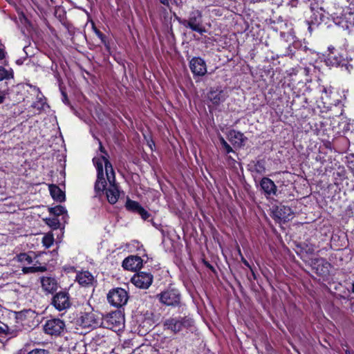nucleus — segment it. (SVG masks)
Listing matches in <instances>:
<instances>
[{
	"label": "nucleus",
	"instance_id": "a211bd4d",
	"mask_svg": "<svg viewBox=\"0 0 354 354\" xmlns=\"http://www.w3.org/2000/svg\"><path fill=\"white\" fill-rule=\"evenodd\" d=\"M41 283L43 290L46 293H53L58 288L57 281L53 277H43L41 278Z\"/></svg>",
	"mask_w": 354,
	"mask_h": 354
},
{
	"label": "nucleus",
	"instance_id": "a19ab883",
	"mask_svg": "<svg viewBox=\"0 0 354 354\" xmlns=\"http://www.w3.org/2000/svg\"><path fill=\"white\" fill-rule=\"evenodd\" d=\"M242 262L245 266L248 267L250 269L252 268L248 261L245 260L244 258H242Z\"/></svg>",
	"mask_w": 354,
	"mask_h": 354
},
{
	"label": "nucleus",
	"instance_id": "423d86ee",
	"mask_svg": "<svg viewBox=\"0 0 354 354\" xmlns=\"http://www.w3.org/2000/svg\"><path fill=\"white\" fill-rule=\"evenodd\" d=\"M107 299L112 306L121 308L127 304L128 294L124 289L117 288L109 291L107 295Z\"/></svg>",
	"mask_w": 354,
	"mask_h": 354
},
{
	"label": "nucleus",
	"instance_id": "c9c22d12",
	"mask_svg": "<svg viewBox=\"0 0 354 354\" xmlns=\"http://www.w3.org/2000/svg\"><path fill=\"white\" fill-rule=\"evenodd\" d=\"M98 141H99V145H100V147H99L100 151L102 153H104L103 156H105L106 157H107L108 156V153H107L106 151L105 150L104 147L102 146V144L101 141L99 140H98Z\"/></svg>",
	"mask_w": 354,
	"mask_h": 354
},
{
	"label": "nucleus",
	"instance_id": "ea45409f",
	"mask_svg": "<svg viewBox=\"0 0 354 354\" xmlns=\"http://www.w3.org/2000/svg\"><path fill=\"white\" fill-rule=\"evenodd\" d=\"M342 346L346 347V349H344V352H345V354H353V353L348 348V345L347 344H342Z\"/></svg>",
	"mask_w": 354,
	"mask_h": 354
},
{
	"label": "nucleus",
	"instance_id": "a18cd8bd",
	"mask_svg": "<svg viewBox=\"0 0 354 354\" xmlns=\"http://www.w3.org/2000/svg\"><path fill=\"white\" fill-rule=\"evenodd\" d=\"M5 100V96L3 95H0V104L3 103Z\"/></svg>",
	"mask_w": 354,
	"mask_h": 354
},
{
	"label": "nucleus",
	"instance_id": "ddd939ff",
	"mask_svg": "<svg viewBox=\"0 0 354 354\" xmlns=\"http://www.w3.org/2000/svg\"><path fill=\"white\" fill-rule=\"evenodd\" d=\"M310 265L313 269L315 270L316 273L319 275H326L329 272L330 263L323 258L312 259Z\"/></svg>",
	"mask_w": 354,
	"mask_h": 354
},
{
	"label": "nucleus",
	"instance_id": "cd10ccee",
	"mask_svg": "<svg viewBox=\"0 0 354 354\" xmlns=\"http://www.w3.org/2000/svg\"><path fill=\"white\" fill-rule=\"evenodd\" d=\"M54 243V237L52 234H46L42 239V243L46 248H50Z\"/></svg>",
	"mask_w": 354,
	"mask_h": 354
},
{
	"label": "nucleus",
	"instance_id": "09e8293b",
	"mask_svg": "<svg viewBox=\"0 0 354 354\" xmlns=\"http://www.w3.org/2000/svg\"><path fill=\"white\" fill-rule=\"evenodd\" d=\"M250 270H251V271H252V277H254V279H255V278H256V276H255L254 272H253V270H252V268H251Z\"/></svg>",
	"mask_w": 354,
	"mask_h": 354
},
{
	"label": "nucleus",
	"instance_id": "6e6552de",
	"mask_svg": "<svg viewBox=\"0 0 354 354\" xmlns=\"http://www.w3.org/2000/svg\"><path fill=\"white\" fill-rule=\"evenodd\" d=\"M157 297H159L161 303L167 306H176L180 303V293L174 289L167 290L158 295Z\"/></svg>",
	"mask_w": 354,
	"mask_h": 354
},
{
	"label": "nucleus",
	"instance_id": "e433bc0d",
	"mask_svg": "<svg viewBox=\"0 0 354 354\" xmlns=\"http://www.w3.org/2000/svg\"><path fill=\"white\" fill-rule=\"evenodd\" d=\"M173 3L178 7L183 6V2L182 0H173Z\"/></svg>",
	"mask_w": 354,
	"mask_h": 354
},
{
	"label": "nucleus",
	"instance_id": "39448f33",
	"mask_svg": "<svg viewBox=\"0 0 354 354\" xmlns=\"http://www.w3.org/2000/svg\"><path fill=\"white\" fill-rule=\"evenodd\" d=\"M202 13L198 10H194L189 13L188 19L177 18L180 24L201 35L206 32L205 28L203 26Z\"/></svg>",
	"mask_w": 354,
	"mask_h": 354
},
{
	"label": "nucleus",
	"instance_id": "37998d69",
	"mask_svg": "<svg viewBox=\"0 0 354 354\" xmlns=\"http://www.w3.org/2000/svg\"><path fill=\"white\" fill-rule=\"evenodd\" d=\"M205 265H206V266H207V268H209V269H211L212 270H214V267H213L212 265H210L209 263L205 262Z\"/></svg>",
	"mask_w": 354,
	"mask_h": 354
},
{
	"label": "nucleus",
	"instance_id": "4468645a",
	"mask_svg": "<svg viewBox=\"0 0 354 354\" xmlns=\"http://www.w3.org/2000/svg\"><path fill=\"white\" fill-rule=\"evenodd\" d=\"M189 68L196 76H203L207 73L205 62L201 57H193L189 62Z\"/></svg>",
	"mask_w": 354,
	"mask_h": 354
},
{
	"label": "nucleus",
	"instance_id": "f257e3e1",
	"mask_svg": "<svg viewBox=\"0 0 354 354\" xmlns=\"http://www.w3.org/2000/svg\"><path fill=\"white\" fill-rule=\"evenodd\" d=\"M94 165L97 169V180L95 183L94 189L97 195L100 196L104 192L105 187L107 185L106 180L104 177L106 175V165L111 164L105 156L100 157H95L93 159Z\"/></svg>",
	"mask_w": 354,
	"mask_h": 354
},
{
	"label": "nucleus",
	"instance_id": "0eeeda50",
	"mask_svg": "<svg viewBox=\"0 0 354 354\" xmlns=\"http://www.w3.org/2000/svg\"><path fill=\"white\" fill-rule=\"evenodd\" d=\"M66 329L63 320L58 318L48 319L44 325V330L46 334L55 336L60 335Z\"/></svg>",
	"mask_w": 354,
	"mask_h": 354
},
{
	"label": "nucleus",
	"instance_id": "bb28decb",
	"mask_svg": "<svg viewBox=\"0 0 354 354\" xmlns=\"http://www.w3.org/2000/svg\"><path fill=\"white\" fill-rule=\"evenodd\" d=\"M45 221L46 223L54 230L58 229L60 227V222L56 217L48 218Z\"/></svg>",
	"mask_w": 354,
	"mask_h": 354
},
{
	"label": "nucleus",
	"instance_id": "7c9ffc66",
	"mask_svg": "<svg viewBox=\"0 0 354 354\" xmlns=\"http://www.w3.org/2000/svg\"><path fill=\"white\" fill-rule=\"evenodd\" d=\"M255 170L258 173H262L265 171L263 162L261 160H258L254 165Z\"/></svg>",
	"mask_w": 354,
	"mask_h": 354
},
{
	"label": "nucleus",
	"instance_id": "9b49d317",
	"mask_svg": "<svg viewBox=\"0 0 354 354\" xmlns=\"http://www.w3.org/2000/svg\"><path fill=\"white\" fill-rule=\"evenodd\" d=\"M272 213V218L278 222H287L291 219L293 214V212L291 208L285 205L275 207Z\"/></svg>",
	"mask_w": 354,
	"mask_h": 354
},
{
	"label": "nucleus",
	"instance_id": "f704fd0d",
	"mask_svg": "<svg viewBox=\"0 0 354 354\" xmlns=\"http://www.w3.org/2000/svg\"><path fill=\"white\" fill-rule=\"evenodd\" d=\"M96 33L98 36V37L102 40V41L106 45V37L105 35L101 32L100 30H97Z\"/></svg>",
	"mask_w": 354,
	"mask_h": 354
},
{
	"label": "nucleus",
	"instance_id": "49530a36",
	"mask_svg": "<svg viewBox=\"0 0 354 354\" xmlns=\"http://www.w3.org/2000/svg\"><path fill=\"white\" fill-rule=\"evenodd\" d=\"M77 343H74V346H72L71 348L73 350V351H75L76 349V346H77Z\"/></svg>",
	"mask_w": 354,
	"mask_h": 354
},
{
	"label": "nucleus",
	"instance_id": "f03ea898",
	"mask_svg": "<svg viewBox=\"0 0 354 354\" xmlns=\"http://www.w3.org/2000/svg\"><path fill=\"white\" fill-rule=\"evenodd\" d=\"M106 166V181L109 182V186L107 189L106 187L104 191H106L108 201L111 204H115L119 198L120 191L115 182V175L112 164L109 163L108 166L107 165Z\"/></svg>",
	"mask_w": 354,
	"mask_h": 354
},
{
	"label": "nucleus",
	"instance_id": "c85d7f7f",
	"mask_svg": "<svg viewBox=\"0 0 354 354\" xmlns=\"http://www.w3.org/2000/svg\"><path fill=\"white\" fill-rule=\"evenodd\" d=\"M46 270V268L45 266L28 267V268H24L23 269V271L24 273L35 272H44Z\"/></svg>",
	"mask_w": 354,
	"mask_h": 354
},
{
	"label": "nucleus",
	"instance_id": "20e7f679",
	"mask_svg": "<svg viewBox=\"0 0 354 354\" xmlns=\"http://www.w3.org/2000/svg\"><path fill=\"white\" fill-rule=\"evenodd\" d=\"M124 325V317L120 310L102 315L101 318V326L115 331L122 329Z\"/></svg>",
	"mask_w": 354,
	"mask_h": 354
},
{
	"label": "nucleus",
	"instance_id": "7ed1b4c3",
	"mask_svg": "<svg viewBox=\"0 0 354 354\" xmlns=\"http://www.w3.org/2000/svg\"><path fill=\"white\" fill-rule=\"evenodd\" d=\"M194 321L192 318L185 317H172L164 321L163 326L165 329L169 330L174 333L187 330L193 326Z\"/></svg>",
	"mask_w": 354,
	"mask_h": 354
},
{
	"label": "nucleus",
	"instance_id": "f3484780",
	"mask_svg": "<svg viewBox=\"0 0 354 354\" xmlns=\"http://www.w3.org/2000/svg\"><path fill=\"white\" fill-rule=\"evenodd\" d=\"M260 186L267 198L272 195H276L277 187L271 179L263 177L260 182Z\"/></svg>",
	"mask_w": 354,
	"mask_h": 354
},
{
	"label": "nucleus",
	"instance_id": "4c0bfd02",
	"mask_svg": "<svg viewBox=\"0 0 354 354\" xmlns=\"http://www.w3.org/2000/svg\"><path fill=\"white\" fill-rule=\"evenodd\" d=\"M62 96H63V102L66 104L68 103V97L66 95V93L64 91L62 92Z\"/></svg>",
	"mask_w": 354,
	"mask_h": 354
},
{
	"label": "nucleus",
	"instance_id": "79ce46f5",
	"mask_svg": "<svg viewBox=\"0 0 354 354\" xmlns=\"http://www.w3.org/2000/svg\"><path fill=\"white\" fill-rule=\"evenodd\" d=\"M5 57V52L3 49L0 48V60Z\"/></svg>",
	"mask_w": 354,
	"mask_h": 354
},
{
	"label": "nucleus",
	"instance_id": "b1692460",
	"mask_svg": "<svg viewBox=\"0 0 354 354\" xmlns=\"http://www.w3.org/2000/svg\"><path fill=\"white\" fill-rule=\"evenodd\" d=\"M13 77L14 73L11 68L8 70L2 66H0V81L10 80Z\"/></svg>",
	"mask_w": 354,
	"mask_h": 354
},
{
	"label": "nucleus",
	"instance_id": "6ab92c4d",
	"mask_svg": "<svg viewBox=\"0 0 354 354\" xmlns=\"http://www.w3.org/2000/svg\"><path fill=\"white\" fill-rule=\"evenodd\" d=\"M76 280L80 285L86 286L92 284L94 280V277L91 272L88 271H84L77 274Z\"/></svg>",
	"mask_w": 354,
	"mask_h": 354
},
{
	"label": "nucleus",
	"instance_id": "5701e85b",
	"mask_svg": "<svg viewBox=\"0 0 354 354\" xmlns=\"http://www.w3.org/2000/svg\"><path fill=\"white\" fill-rule=\"evenodd\" d=\"M141 205L139 204L138 202H136L135 201H132L129 198L127 200L125 207L127 210L138 213V212L140 210V208H141Z\"/></svg>",
	"mask_w": 354,
	"mask_h": 354
},
{
	"label": "nucleus",
	"instance_id": "dca6fc26",
	"mask_svg": "<svg viewBox=\"0 0 354 354\" xmlns=\"http://www.w3.org/2000/svg\"><path fill=\"white\" fill-rule=\"evenodd\" d=\"M142 259L138 256H129L122 261V267L127 270L136 271L142 266Z\"/></svg>",
	"mask_w": 354,
	"mask_h": 354
},
{
	"label": "nucleus",
	"instance_id": "aec40b11",
	"mask_svg": "<svg viewBox=\"0 0 354 354\" xmlns=\"http://www.w3.org/2000/svg\"><path fill=\"white\" fill-rule=\"evenodd\" d=\"M33 88L38 92V94L37 95V100L32 103V107L37 109L38 111L44 110L46 105L48 106L46 104V99L41 93L39 88H37L36 86H34Z\"/></svg>",
	"mask_w": 354,
	"mask_h": 354
},
{
	"label": "nucleus",
	"instance_id": "a878e982",
	"mask_svg": "<svg viewBox=\"0 0 354 354\" xmlns=\"http://www.w3.org/2000/svg\"><path fill=\"white\" fill-rule=\"evenodd\" d=\"M17 333V330L9 328L7 325L0 326V334H4L12 337L16 336Z\"/></svg>",
	"mask_w": 354,
	"mask_h": 354
},
{
	"label": "nucleus",
	"instance_id": "58836bf2",
	"mask_svg": "<svg viewBox=\"0 0 354 354\" xmlns=\"http://www.w3.org/2000/svg\"><path fill=\"white\" fill-rule=\"evenodd\" d=\"M159 1L160 2V3L163 4L164 6H165L167 7H169V0H159Z\"/></svg>",
	"mask_w": 354,
	"mask_h": 354
},
{
	"label": "nucleus",
	"instance_id": "473e14b6",
	"mask_svg": "<svg viewBox=\"0 0 354 354\" xmlns=\"http://www.w3.org/2000/svg\"><path fill=\"white\" fill-rule=\"evenodd\" d=\"M138 214H139L144 220L149 218V217L150 216L149 212L146 211L142 207L140 208V210L138 212Z\"/></svg>",
	"mask_w": 354,
	"mask_h": 354
},
{
	"label": "nucleus",
	"instance_id": "393cba45",
	"mask_svg": "<svg viewBox=\"0 0 354 354\" xmlns=\"http://www.w3.org/2000/svg\"><path fill=\"white\" fill-rule=\"evenodd\" d=\"M49 212L55 216L64 215L67 216V212L64 207L62 205H57L54 207L49 208Z\"/></svg>",
	"mask_w": 354,
	"mask_h": 354
},
{
	"label": "nucleus",
	"instance_id": "de8ad7c7",
	"mask_svg": "<svg viewBox=\"0 0 354 354\" xmlns=\"http://www.w3.org/2000/svg\"><path fill=\"white\" fill-rule=\"evenodd\" d=\"M351 291L354 293V283H353L351 285Z\"/></svg>",
	"mask_w": 354,
	"mask_h": 354
},
{
	"label": "nucleus",
	"instance_id": "c756f323",
	"mask_svg": "<svg viewBox=\"0 0 354 354\" xmlns=\"http://www.w3.org/2000/svg\"><path fill=\"white\" fill-rule=\"evenodd\" d=\"M220 142H221V144L222 145V147L225 149V152L227 153H229L232 151H233V149L232 148L230 147V145L225 140V139L221 137L220 138Z\"/></svg>",
	"mask_w": 354,
	"mask_h": 354
},
{
	"label": "nucleus",
	"instance_id": "9d476101",
	"mask_svg": "<svg viewBox=\"0 0 354 354\" xmlns=\"http://www.w3.org/2000/svg\"><path fill=\"white\" fill-rule=\"evenodd\" d=\"M77 322L84 328H96L100 326V322L95 317L93 313H82Z\"/></svg>",
	"mask_w": 354,
	"mask_h": 354
},
{
	"label": "nucleus",
	"instance_id": "1a4fd4ad",
	"mask_svg": "<svg viewBox=\"0 0 354 354\" xmlns=\"http://www.w3.org/2000/svg\"><path fill=\"white\" fill-rule=\"evenodd\" d=\"M153 279L151 273L140 272L134 274L131 281L136 287L147 289L151 285Z\"/></svg>",
	"mask_w": 354,
	"mask_h": 354
},
{
	"label": "nucleus",
	"instance_id": "2f4dec72",
	"mask_svg": "<svg viewBox=\"0 0 354 354\" xmlns=\"http://www.w3.org/2000/svg\"><path fill=\"white\" fill-rule=\"evenodd\" d=\"M19 258L20 261H26L29 264L32 262V257L28 256V254H26L25 253L21 254L19 256Z\"/></svg>",
	"mask_w": 354,
	"mask_h": 354
},
{
	"label": "nucleus",
	"instance_id": "2eb2a0df",
	"mask_svg": "<svg viewBox=\"0 0 354 354\" xmlns=\"http://www.w3.org/2000/svg\"><path fill=\"white\" fill-rule=\"evenodd\" d=\"M227 97V93L219 88H211L207 93L208 100L214 105H219Z\"/></svg>",
	"mask_w": 354,
	"mask_h": 354
},
{
	"label": "nucleus",
	"instance_id": "412c9836",
	"mask_svg": "<svg viewBox=\"0 0 354 354\" xmlns=\"http://www.w3.org/2000/svg\"><path fill=\"white\" fill-rule=\"evenodd\" d=\"M49 190L53 198L58 202L65 201V194L62 189L55 185H50Z\"/></svg>",
	"mask_w": 354,
	"mask_h": 354
},
{
	"label": "nucleus",
	"instance_id": "4be33fe9",
	"mask_svg": "<svg viewBox=\"0 0 354 354\" xmlns=\"http://www.w3.org/2000/svg\"><path fill=\"white\" fill-rule=\"evenodd\" d=\"M228 139L232 143L240 146L243 142L244 136L239 131L232 130L228 134Z\"/></svg>",
	"mask_w": 354,
	"mask_h": 354
},
{
	"label": "nucleus",
	"instance_id": "c03bdc74",
	"mask_svg": "<svg viewBox=\"0 0 354 354\" xmlns=\"http://www.w3.org/2000/svg\"><path fill=\"white\" fill-rule=\"evenodd\" d=\"M349 164H350V167L354 169V156H353V160H351L349 162Z\"/></svg>",
	"mask_w": 354,
	"mask_h": 354
},
{
	"label": "nucleus",
	"instance_id": "f8f14e48",
	"mask_svg": "<svg viewBox=\"0 0 354 354\" xmlns=\"http://www.w3.org/2000/svg\"><path fill=\"white\" fill-rule=\"evenodd\" d=\"M52 304L57 310L59 311L68 308L71 306L68 293L63 291L57 292L53 297Z\"/></svg>",
	"mask_w": 354,
	"mask_h": 354
},
{
	"label": "nucleus",
	"instance_id": "72a5a7b5",
	"mask_svg": "<svg viewBox=\"0 0 354 354\" xmlns=\"http://www.w3.org/2000/svg\"><path fill=\"white\" fill-rule=\"evenodd\" d=\"M28 354H49V352L45 349L35 348L30 351Z\"/></svg>",
	"mask_w": 354,
	"mask_h": 354
}]
</instances>
